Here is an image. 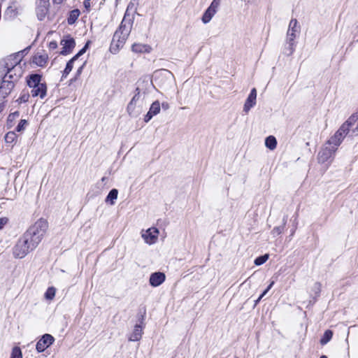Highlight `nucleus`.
Instances as JSON below:
<instances>
[{
	"mask_svg": "<svg viewBox=\"0 0 358 358\" xmlns=\"http://www.w3.org/2000/svg\"><path fill=\"white\" fill-rule=\"evenodd\" d=\"M10 358H22V353L21 349L15 346L12 349Z\"/></svg>",
	"mask_w": 358,
	"mask_h": 358,
	"instance_id": "nucleus-31",
	"label": "nucleus"
},
{
	"mask_svg": "<svg viewBox=\"0 0 358 358\" xmlns=\"http://www.w3.org/2000/svg\"><path fill=\"white\" fill-rule=\"evenodd\" d=\"M148 50V46L142 44H134L132 50L136 52H144Z\"/></svg>",
	"mask_w": 358,
	"mask_h": 358,
	"instance_id": "nucleus-30",
	"label": "nucleus"
},
{
	"mask_svg": "<svg viewBox=\"0 0 358 358\" xmlns=\"http://www.w3.org/2000/svg\"><path fill=\"white\" fill-rule=\"evenodd\" d=\"M17 139V135L14 131H9L5 136V141L6 143H13Z\"/></svg>",
	"mask_w": 358,
	"mask_h": 358,
	"instance_id": "nucleus-29",
	"label": "nucleus"
},
{
	"mask_svg": "<svg viewBox=\"0 0 358 358\" xmlns=\"http://www.w3.org/2000/svg\"><path fill=\"white\" fill-rule=\"evenodd\" d=\"M90 43V41H87L85 46L74 56L66 64V68L64 69L63 71V77H66L69 73L71 71L73 66V62L78 59V58L83 55L87 50V49L89 47V45Z\"/></svg>",
	"mask_w": 358,
	"mask_h": 358,
	"instance_id": "nucleus-11",
	"label": "nucleus"
},
{
	"mask_svg": "<svg viewBox=\"0 0 358 358\" xmlns=\"http://www.w3.org/2000/svg\"><path fill=\"white\" fill-rule=\"evenodd\" d=\"M338 148L334 144H327V142L324 145L321 150L319 152L317 159L320 163H325L331 159L337 150Z\"/></svg>",
	"mask_w": 358,
	"mask_h": 358,
	"instance_id": "nucleus-8",
	"label": "nucleus"
},
{
	"mask_svg": "<svg viewBox=\"0 0 358 358\" xmlns=\"http://www.w3.org/2000/svg\"><path fill=\"white\" fill-rule=\"evenodd\" d=\"M134 6V4L132 2L129 3L123 20H122L118 29L116 30L113 35L110 46V51L113 54H116L120 49L124 46L131 32L134 22V17H130L129 11L130 9H132Z\"/></svg>",
	"mask_w": 358,
	"mask_h": 358,
	"instance_id": "nucleus-1",
	"label": "nucleus"
},
{
	"mask_svg": "<svg viewBox=\"0 0 358 358\" xmlns=\"http://www.w3.org/2000/svg\"><path fill=\"white\" fill-rule=\"evenodd\" d=\"M64 0H52L54 3L60 4ZM50 0H37L36 13L39 20H43L48 13Z\"/></svg>",
	"mask_w": 358,
	"mask_h": 358,
	"instance_id": "nucleus-7",
	"label": "nucleus"
},
{
	"mask_svg": "<svg viewBox=\"0 0 358 358\" xmlns=\"http://www.w3.org/2000/svg\"><path fill=\"white\" fill-rule=\"evenodd\" d=\"M215 13V11L208 8L203 15L202 22L204 24L209 22Z\"/></svg>",
	"mask_w": 358,
	"mask_h": 358,
	"instance_id": "nucleus-26",
	"label": "nucleus"
},
{
	"mask_svg": "<svg viewBox=\"0 0 358 358\" xmlns=\"http://www.w3.org/2000/svg\"><path fill=\"white\" fill-rule=\"evenodd\" d=\"M90 1H86V0H85V1H84V3H84V6H85V8H86V9H87V10H88V9L90 8V6H91V5H90Z\"/></svg>",
	"mask_w": 358,
	"mask_h": 358,
	"instance_id": "nucleus-41",
	"label": "nucleus"
},
{
	"mask_svg": "<svg viewBox=\"0 0 358 358\" xmlns=\"http://www.w3.org/2000/svg\"><path fill=\"white\" fill-rule=\"evenodd\" d=\"M60 44L62 45V50L60 52V54L62 55H66L71 53L75 48L76 42L73 38L68 35L61 41Z\"/></svg>",
	"mask_w": 358,
	"mask_h": 358,
	"instance_id": "nucleus-10",
	"label": "nucleus"
},
{
	"mask_svg": "<svg viewBox=\"0 0 358 358\" xmlns=\"http://www.w3.org/2000/svg\"><path fill=\"white\" fill-rule=\"evenodd\" d=\"M292 235L294 234V231H291Z\"/></svg>",
	"mask_w": 358,
	"mask_h": 358,
	"instance_id": "nucleus-46",
	"label": "nucleus"
},
{
	"mask_svg": "<svg viewBox=\"0 0 358 358\" xmlns=\"http://www.w3.org/2000/svg\"><path fill=\"white\" fill-rule=\"evenodd\" d=\"M41 76L36 73L27 78V83L31 88L30 94L33 97L43 99L46 96L47 86L45 83H41Z\"/></svg>",
	"mask_w": 358,
	"mask_h": 358,
	"instance_id": "nucleus-5",
	"label": "nucleus"
},
{
	"mask_svg": "<svg viewBox=\"0 0 358 358\" xmlns=\"http://www.w3.org/2000/svg\"><path fill=\"white\" fill-rule=\"evenodd\" d=\"M141 97L140 90L138 87L136 89L135 94L128 103L127 107V110L129 115L131 117H138L141 111L142 108L140 105H138V103Z\"/></svg>",
	"mask_w": 358,
	"mask_h": 358,
	"instance_id": "nucleus-6",
	"label": "nucleus"
},
{
	"mask_svg": "<svg viewBox=\"0 0 358 358\" xmlns=\"http://www.w3.org/2000/svg\"><path fill=\"white\" fill-rule=\"evenodd\" d=\"M142 336V327L140 324H136L133 333L129 337L131 341H138Z\"/></svg>",
	"mask_w": 358,
	"mask_h": 358,
	"instance_id": "nucleus-20",
	"label": "nucleus"
},
{
	"mask_svg": "<svg viewBox=\"0 0 358 358\" xmlns=\"http://www.w3.org/2000/svg\"><path fill=\"white\" fill-rule=\"evenodd\" d=\"M48 228V223L44 219H39L26 231L27 234L31 238L33 245L36 247L41 242Z\"/></svg>",
	"mask_w": 358,
	"mask_h": 358,
	"instance_id": "nucleus-4",
	"label": "nucleus"
},
{
	"mask_svg": "<svg viewBox=\"0 0 358 358\" xmlns=\"http://www.w3.org/2000/svg\"><path fill=\"white\" fill-rule=\"evenodd\" d=\"M358 115H351L336 131L328 141L327 144H334L337 148L341 144L343 139L349 135L354 136L358 135Z\"/></svg>",
	"mask_w": 358,
	"mask_h": 358,
	"instance_id": "nucleus-3",
	"label": "nucleus"
},
{
	"mask_svg": "<svg viewBox=\"0 0 358 358\" xmlns=\"http://www.w3.org/2000/svg\"><path fill=\"white\" fill-rule=\"evenodd\" d=\"M30 95L31 94L28 91L23 90L17 101L19 103H26L28 101Z\"/></svg>",
	"mask_w": 358,
	"mask_h": 358,
	"instance_id": "nucleus-28",
	"label": "nucleus"
},
{
	"mask_svg": "<svg viewBox=\"0 0 358 358\" xmlns=\"http://www.w3.org/2000/svg\"><path fill=\"white\" fill-rule=\"evenodd\" d=\"M292 235L294 234V231H291Z\"/></svg>",
	"mask_w": 358,
	"mask_h": 358,
	"instance_id": "nucleus-47",
	"label": "nucleus"
},
{
	"mask_svg": "<svg viewBox=\"0 0 358 358\" xmlns=\"http://www.w3.org/2000/svg\"><path fill=\"white\" fill-rule=\"evenodd\" d=\"M257 99V90L255 88H252L250 91V93L247 98L244 106L243 111L246 113L249 112V110L255 106Z\"/></svg>",
	"mask_w": 358,
	"mask_h": 358,
	"instance_id": "nucleus-16",
	"label": "nucleus"
},
{
	"mask_svg": "<svg viewBox=\"0 0 358 358\" xmlns=\"http://www.w3.org/2000/svg\"><path fill=\"white\" fill-rule=\"evenodd\" d=\"M80 15V10L78 9H74L69 13V16L67 19L69 24H73L76 22Z\"/></svg>",
	"mask_w": 358,
	"mask_h": 358,
	"instance_id": "nucleus-24",
	"label": "nucleus"
},
{
	"mask_svg": "<svg viewBox=\"0 0 358 358\" xmlns=\"http://www.w3.org/2000/svg\"><path fill=\"white\" fill-rule=\"evenodd\" d=\"M55 295V289L54 287H50L45 292V297L48 299H52Z\"/></svg>",
	"mask_w": 358,
	"mask_h": 358,
	"instance_id": "nucleus-35",
	"label": "nucleus"
},
{
	"mask_svg": "<svg viewBox=\"0 0 358 358\" xmlns=\"http://www.w3.org/2000/svg\"><path fill=\"white\" fill-rule=\"evenodd\" d=\"M166 279V275L162 272H155L150 276V284L152 287H158L162 285Z\"/></svg>",
	"mask_w": 358,
	"mask_h": 358,
	"instance_id": "nucleus-17",
	"label": "nucleus"
},
{
	"mask_svg": "<svg viewBox=\"0 0 358 358\" xmlns=\"http://www.w3.org/2000/svg\"><path fill=\"white\" fill-rule=\"evenodd\" d=\"M20 116V113L18 111H15L11 114H10L8 115V122H12L13 121L15 118H17L18 117Z\"/></svg>",
	"mask_w": 358,
	"mask_h": 358,
	"instance_id": "nucleus-38",
	"label": "nucleus"
},
{
	"mask_svg": "<svg viewBox=\"0 0 358 358\" xmlns=\"http://www.w3.org/2000/svg\"><path fill=\"white\" fill-rule=\"evenodd\" d=\"M18 240L20 241L21 243H23L24 245L29 246L28 249L29 250L30 252L34 250L36 248V245H33L34 243L32 242V240L27 234L26 232Z\"/></svg>",
	"mask_w": 358,
	"mask_h": 358,
	"instance_id": "nucleus-21",
	"label": "nucleus"
},
{
	"mask_svg": "<svg viewBox=\"0 0 358 358\" xmlns=\"http://www.w3.org/2000/svg\"><path fill=\"white\" fill-rule=\"evenodd\" d=\"M84 64L85 63L83 64V65H81L78 69L77 70V75L79 76L81 73H82V71H83V66H84Z\"/></svg>",
	"mask_w": 358,
	"mask_h": 358,
	"instance_id": "nucleus-42",
	"label": "nucleus"
},
{
	"mask_svg": "<svg viewBox=\"0 0 358 358\" xmlns=\"http://www.w3.org/2000/svg\"><path fill=\"white\" fill-rule=\"evenodd\" d=\"M269 255L268 254H265L264 255L259 256L255 260V264L257 266H260L263 264H264L268 259Z\"/></svg>",
	"mask_w": 358,
	"mask_h": 358,
	"instance_id": "nucleus-32",
	"label": "nucleus"
},
{
	"mask_svg": "<svg viewBox=\"0 0 358 358\" xmlns=\"http://www.w3.org/2000/svg\"><path fill=\"white\" fill-rule=\"evenodd\" d=\"M160 112V103L158 101L153 102L150 108L149 111L145 115L144 121L148 122L153 116L157 115Z\"/></svg>",
	"mask_w": 358,
	"mask_h": 358,
	"instance_id": "nucleus-18",
	"label": "nucleus"
},
{
	"mask_svg": "<svg viewBox=\"0 0 358 358\" xmlns=\"http://www.w3.org/2000/svg\"><path fill=\"white\" fill-rule=\"evenodd\" d=\"M163 73H164V76H172L171 73L169 71L164 70Z\"/></svg>",
	"mask_w": 358,
	"mask_h": 358,
	"instance_id": "nucleus-43",
	"label": "nucleus"
},
{
	"mask_svg": "<svg viewBox=\"0 0 358 358\" xmlns=\"http://www.w3.org/2000/svg\"><path fill=\"white\" fill-rule=\"evenodd\" d=\"M29 246H26L20 241H17V243L13 249V254L15 258L22 259L30 251Z\"/></svg>",
	"mask_w": 358,
	"mask_h": 358,
	"instance_id": "nucleus-15",
	"label": "nucleus"
},
{
	"mask_svg": "<svg viewBox=\"0 0 358 358\" xmlns=\"http://www.w3.org/2000/svg\"><path fill=\"white\" fill-rule=\"evenodd\" d=\"M55 341L54 337L48 334H44L37 342L36 349L38 352H44Z\"/></svg>",
	"mask_w": 358,
	"mask_h": 358,
	"instance_id": "nucleus-9",
	"label": "nucleus"
},
{
	"mask_svg": "<svg viewBox=\"0 0 358 358\" xmlns=\"http://www.w3.org/2000/svg\"><path fill=\"white\" fill-rule=\"evenodd\" d=\"M15 84L13 81L2 76V82L0 85V98L3 99L8 96L13 89Z\"/></svg>",
	"mask_w": 358,
	"mask_h": 358,
	"instance_id": "nucleus-13",
	"label": "nucleus"
},
{
	"mask_svg": "<svg viewBox=\"0 0 358 358\" xmlns=\"http://www.w3.org/2000/svg\"><path fill=\"white\" fill-rule=\"evenodd\" d=\"M220 0H213L212 1V3H210V6L208 7V8L213 10L216 13L217 8L220 6Z\"/></svg>",
	"mask_w": 358,
	"mask_h": 358,
	"instance_id": "nucleus-36",
	"label": "nucleus"
},
{
	"mask_svg": "<svg viewBox=\"0 0 358 358\" xmlns=\"http://www.w3.org/2000/svg\"><path fill=\"white\" fill-rule=\"evenodd\" d=\"M49 48L52 50H55L57 48V43L55 41H51L50 43H49Z\"/></svg>",
	"mask_w": 358,
	"mask_h": 358,
	"instance_id": "nucleus-40",
	"label": "nucleus"
},
{
	"mask_svg": "<svg viewBox=\"0 0 358 358\" xmlns=\"http://www.w3.org/2000/svg\"><path fill=\"white\" fill-rule=\"evenodd\" d=\"M118 191L116 189H111L106 199V202H110L111 205L115 203V201L117 198Z\"/></svg>",
	"mask_w": 358,
	"mask_h": 358,
	"instance_id": "nucleus-25",
	"label": "nucleus"
},
{
	"mask_svg": "<svg viewBox=\"0 0 358 358\" xmlns=\"http://www.w3.org/2000/svg\"><path fill=\"white\" fill-rule=\"evenodd\" d=\"M159 230L155 227H151L146 231H142V238L145 242L148 244H153L157 240Z\"/></svg>",
	"mask_w": 358,
	"mask_h": 358,
	"instance_id": "nucleus-12",
	"label": "nucleus"
},
{
	"mask_svg": "<svg viewBox=\"0 0 358 358\" xmlns=\"http://www.w3.org/2000/svg\"><path fill=\"white\" fill-rule=\"evenodd\" d=\"M8 220L6 217L0 218V229L3 228V227L7 224Z\"/></svg>",
	"mask_w": 358,
	"mask_h": 358,
	"instance_id": "nucleus-39",
	"label": "nucleus"
},
{
	"mask_svg": "<svg viewBox=\"0 0 358 358\" xmlns=\"http://www.w3.org/2000/svg\"><path fill=\"white\" fill-rule=\"evenodd\" d=\"M333 336V332L331 330H327L324 331V335L320 339V343L322 345H326L328 342L331 341Z\"/></svg>",
	"mask_w": 358,
	"mask_h": 358,
	"instance_id": "nucleus-27",
	"label": "nucleus"
},
{
	"mask_svg": "<svg viewBox=\"0 0 358 358\" xmlns=\"http://www.w3.org/2000/svg\"><path fill=\"white\" fill-rule=\"evenodd\" d=\"M274 284V282L272 281L270 285L268 286V287L263 292V293L259 296V297L258 298V299L256 301V303H258L262 299V297L268 292V291L273 287Z\"/></svg>",
	"mask_w": 358,
	"mask_h": 358,
	"instance_id": "nucleus-37",
	"label": "nucleus"
},
{
	"mask_svg": "<svg viewBox=\"0 0 358 358\" xmlns=\"http://www.w3.org/2000/svg\"><path fill=\"white\" fill-rule=\"evenodd\" d=\"M19 55H10L0 62V76L16 83L23 74Z\"/></svg>",
	"mask_w": 358,
	"mask_h": 358,
	"instance_id": "nucleus-2",
	"label": "nucleus"
},
{
	"mask_svg": "<svg viewBox=\"0 0 358 358\" xmlns=\"http://www.w3.org/2000/svg\"><path fill=\"white\" fill-rule=\"evenodd\" d=\"M287 217L285 216L282 219V224L281 226L275 227L271 231V234L275 236L281 234L285 227Z\"/></svg>",
	"mask_w": 358,
	"mask_h": 358,
	"instance_id": "nucleus-23",
	"label": "nucleus"
},
{
	"mask_svg": "<svg viewBox=\"0 0 358 358\" xmlns=\"http://www.w3.org/2000/svg\"><path fill=\"white\" fill-rule=\"evenodd\" d=\"M299 31H293L287 30V38H286V43L288 45V47L285 48V54L287 55H292L295 49V42L294 40L296 38V34Z\"/></svg>",
	"mask_w": 358,
	"mask_h": 358,
	"instance_id": "nucleus-14",
	"label": "nucleus"
},
{
	"mask_svg": "<svg viewBox=\"0 0 358 358\" xmlns=\"http://www.w3.org/2000/svg\"><path fill=\"white\" fill-rule=\"evenodd\" d=\"M48 58L46 53H37L33 57V63L38 66L43 67L47 63Z\"/></svg>",
	"mask_w": 358,
	"mask_h": 358,
	"instance_id": "nucleus-19",
	"label": "nucleus"
},
{
	"mask_svg": "<svg viewBox=\"0 0 358 358\" xmlns=\"http://www.w3.org/2000/svg\"><path fill=\"white\" fill-rule=\"evenodd\" d=\"M27 125V121L26 120H21L16 127V131L18 132L22 131Z\"/></svg>",
	"mask_w": 358,
	"mask_h": 358,
	"instance_id": "nucleus-34",
	"label": "nucleus"
},
{
	"mask_svg": "<svg viewBox=\"0 0 358 358\" xmlns=\"http://www.w3.org/2000/svg\"><path fill=\"white\" fill-rule=\"evenodd\" d=\"M298 22L296 19H292L289 22L288 30L293 31H299V27H298Z\"/></svg>",
	"mask_w": 358,
	"mask_h": 358,
	"instance_id": "nucleus-33",
	"label": "nucleus"
},
{
	"mask_svg": "<svg viewBox=\"0 0 358 358\" xmlns=\"http://www.w3.org/2000/svg\"><path fill=\"white\" fill-rule=\"evenodd\" d=\"M265 145L271 150L275 149L277 146L276 138L273 136H269L265 139Z\"/></svg>",
	"mask_w": 358,
	"mask_h": 358,
	"instance_id": "nucleus-22",
	"label": "nucleus"
},
{
	"mask_svg": "<svg viewBox=\"0 0 358 358\" xmlns=\"http://www.w3.org/2000/svg\"><path fill=\"white\" fill-rule=\"evenodd\" d=\"M162 107L164 108H166L168 107V103H162Z\"/></svg>",
	"mask_w": 358,
	"mask_h": 358,
	"instance_id": "nucleus-44",
	"label": "nucleus"
},
{
	"mask_svg": "<svg viewBox=\"0 0 358 358\" xmlns=\"http://www.w3.org/2000/svg\"><path fill=\"white\" fill-rule=\"evenodd\" d=\"M320 358H328V357L327 356H325V355H322V356L320 357Z\"/></svg>",
	"mask_w": 358,
	"mask_h": 358,
	"instance_id": "nucleus-45",
	"label": "nucleus"
}]
</instances>
